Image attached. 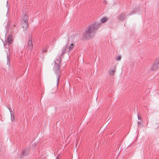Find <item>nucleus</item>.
I'll return each instance as SVG.
<instances>
[{
    "instance_id": "6e6552de",
    "label": "nucleus",
    "mask_w": 159,
    "mask_h": 159,
    "mask_svg": "<svg viewBox=\"0 0 159 159\" xmlns=\"http://www.w3.org/2000/svg\"><path fill=\"white\" fill-rule=\"evenodd\" d=\"M68 46V52H70L71 51L72 49L74 47V43H72L70 42H67V44H66L65 45H66V47H67H67Z\"/></svg>"
},
{
    "instance_id": "1a4fd4ad",
    "label": "nucleus",
    "mask_w": 159,
    "mask_h": 159,
    "mask_svg": "<svg viewBox=\"0 0 159 159\" xmlns=\"http://www.w3.org/2000/svg\"><path fill=\"white\" fill-rule=\"evenodd\" d=\"M13 37L11 35H9L7 39V41L8 45L11 44L12 41Z\"/></svg>"
},
{
    "instance_id": "423d86ee",
    "label": "nucleus",
    "mask_w": 159,
    "mask_h": 159,
    "mask_svg": "<svg viewBox=\"0 0 159 159\" xmlns=\"http://www.w3.org/2000/svg\"><path fill=\"white\" fill-rule=\"evenodd\" d=\"M159 67V59L156 60L151 67L153 70H155Z\"/></svg>"
},
{
    "instance_id": "4be33fe9",
    "label": "nucleus",
    "mask_w": 159,
    "mask_h": 159,
    "mask_svg": "<svg viewBox=\"0 0 159 159\" xmlns=\"http://www.w3.org/2000/svg\"><path fill=\"white\" fill-rule=\"evenodd\" d=\"M9 6V5H8V1H7V5H6V6L7 7H8Z\"/></svg>"
},
{
    "instance_id": "a211bd4d",
    "label": "nucleus",
    "mask_w": 159,
    "mask_h": 159,
    "mask_svg": "<svg viewBox=\"0 0 159 159\" xmlns=\"http://www.w3.org/2000/svg\"><path fill=\"white\" fill-rule=\"evenodd\" d=\"M138 126L139 127V126H140L141 127H143V125L142 124L141 121H138Z\"/></svg>"
},
{
    "instance_id": "9d476101",
    "label": "nucleus",
    "mask_w": 159,
    "mask_h": 159,
    "mask_svg": "<svg viewBox=\"0 0 159 159\" xmlns=\"http://www.w3.org/2000/svg\"><path fill=\"white\" fill-rule=\"evenodd\" d=\"M33 46L32 41L30 39H29L27 45V48L28 49H30V50L33 48Z\"/></svg>"
},
{
    "instance_id": "5701e85b",
    "label": "nucleus",
    "mask_w": 159,
    "mask_h": 159,
    "mask_svg": "<svg viewBox=\"0 0 159 159\" xmlns=\"http://www.w3.org/2000/svg\"><path fill=\"white\" fill-rule=\"evenodd\" d=\"M4 46L5 48H6V45H5L4 43Z\"/></svg>"
},
{
    "instance_id": "ddd939ff",
    "label": "nucleus",
    "mask_w": 159,
    "mask_h": 159,
    "mask_svg": "<svg viewBox=\"0 0 159 159\" xmlns=\"http://www.w3.org/2000/svg\"><path fill=\"white\" fill-rule=\"evenodd\" d=\"M109 73L111 76H113L115 73V71L114 69H113L111 70H109Z\"/></svg>"
},
{
    "instance_id": "b1692460",
    "label": "nucleus",
    "mask_w": 159,
    "mask_h": 159,
    "mask_svg": "<svg viewBox=\"0 0 159 159\" xmlns=\"http://www.w3.org/2000/svg\"><path fill=\"white\" fill-rule=\"evenodd\" d=\"M59 155V154H58V155L57 156V157H56V159H58Z\"/></svg>"
},
{
    "instance_id": "f257e3e1",
    "label": "nucleus",
    "mask_w": 159,
    "mask_h": 159,
    "mask_svg": "<svg viewBox=\"0 0 159 159\" xmlns=\"http://www.w3.org/2000/svg\"><path fill=\"white\" fill-rule=\"evenodd\" d=\"M101 23L95 22L90 24L87 28L85 29L83 34V38L85 40H88L93 38L94 36L95 32L98 30Z\"/></svg>"
},
{
    "instance_id": "7ed1b4c3",
    "label": "nucleus",
    "mask_w": 159,
    "mask_h": 159,
    "mask_svg": "<svg viewBox=\"0 0 159 159\" xmlns=\"http://www.w3.org/2000/svg\"><path fill=\"white\" fill-rule=\"evenodd\" d=\"M28 16L26 15H24L22 17V21H21L22 27L25 29L28 26Z\"/></svg>"
},
{
    "instance_id": "412c9836",
    "label": "nucleus",
    "mask_w": 159,
    "mask_h": 159,
    "mask_svg": "<svg viewBox=\"0 0 159 159\" xmlns=\"http://www.w3.org/2000/svg\"><path fill=\"white\" fill-rule=\"evenodd\" d=\"M47 51V50L46 49H44L43 50V52H46Z\"/></svg>"
},
{
    "instance_id": "6ab92c4d",
    "label": "nucleus",
    "mask_w": 159,
    "mask_h": 159,
    "mask_svg": "<svg viewBox=\"0 0 159 159\" xmlns=\"http://www.w3.org/2000/svg\"><path fill=\"white\" fill-rule=\"evenodd\" d=\"M121 59V56L120 55H119L116 58V60L117 61H120V60Z\"/></svg>"
},
{
    "instance_id": "20e7f679",
    "label": "nucleus",
    "mask_w": 159,
    "mask_h": 159,
    "mask_svg": "<svg viewBox=\"0 0 159 159\" xmlns=\"http://www.w3.org/2000/svg\"><path fill=\"white\" fill-rule=\"evenodd\" d=\"M29 153V148H26L24 149L22 151L21 154H20L19 157L21 159H22L25 157H26Z\"/></svg>"
},
{
    "instance_id": "0eeeda50",
    "label": "nucleus",
    "mask_w": 159,
    "mask_h": 159,
    "mask_svg": "<svg viewBox=\"0 0 159 159\" xmlns=\"http://www.w3.org/2000/svg\"><path fill=\"white\" fill-rule=\"evenodd\" d=\"M77 41V39L75 35L70 36L68 38V42L74 43Z\"/></svg>"
},
{
    "instance_id": "dca6fc26",
    "label": "nucleus",
    "mask_w": 159,
    "mask_h": 159,
    "mask_svg": "<svg viewBox=\"0 0 159 159\" xmlns=\"http://www.w3.org/2000/svg\"><path fill=\"white\" fill-rule=\"evenodd\" d=\"M66 47V45H65V46L63 47L62 52V55H63L65 53L66 51V49L67 48V47Z\"/></svg>"
},
{
    "instance_id": "4468645a",
    "label": "nucleus",
    "mask_w": 159,
    "mask_h": 159,
    "mask_svg": "<svg viewBox=\"0 0 159 159\" xmlns=\"http://www.w3.org/2000/svg\"><path fill=\"white\" fill-rule=\"evenodd\" d=\"M108 20V19L106 17H104L101 19V23H103L107 21Z\"/></svg>"
},
{
    "instance_id": "f3484780",
    "label": "nucleus",
    "mask_w": 159,
    "mask_h": 159,
    "mask_svg": "<svg viewBox=\"0 0 159 159\" xmlns=\"http://www.w3.org/2000/svg\"><path fill=\"white\" fill-rule=\"evenodd\" d=\"M10 24V22L9 21H7V25L6 27V29L8 30V29L9 28V26Z\"/></svg>"
},
{
    "instance_id": "aec40b11",
    "label": "nucleus",
    "mask_w": 159,
    "mask_h": 159,
    "mask_svg": "<svg viewBox=\"0 0 159 159\" xmlns=\"http://www.w3.org/2000/svg\"><path fill=\"white\" fill-rule=\"evenodd\" d=\"M138 120H139L140 121H141L142 120V119L138 115Z\"/></svg>"
},
{
    "instance_id": "39448f33",
    "label": "nucleus",
    "mask_w": 159,
    "mask_h": 159,
    "mask_svg": "<svg viewBox=\"0 0 159 159\" xmlns=\"http://www.w3.org/2000/svg\"><path fill=\"white\" fill-rule=\"evenodd\" d=\"M141 12V11H140L139 8L135 7L134 9L131 12L127 15V16H130L135 14H139Z\"/></svg>"
},
{
    "instance_id": "9b49d317",
    "label": "nucleus",
    "mask_w": 159,
    "mask_h": 159,
    "mask_svg": "<svg viewBox=\"0 0 159 159\" xmlns=\"http://www.w3.org/2000/svg\"><path fill=\"white\" fill-rule=\"evenodd\" d=\"M10 52L8 50V52L7 53V65H9L10 63Z\"/></svg>"
},
{
    "instance_id": "2eb2a0df",
    "label": "nucleus",
    "mask_w": 159,
    "mask_h": 159,
    "mask_svg": "<svg viewBox=\"0 0 159 159\" xmlns=\"http://www.w3.org/2000/svg\"><path fill=\"white\" fill-rule=\"evenodd\" d=\"M9 111L10 112L11 114V121H14V116L13 115H12L11 113V111L10 110L9 108H8Z\"/></svg>"
},
{
    "instance_id": "f8f14e48",
    "label": "nucleus",
    "mask_w": 159,
    "mask_h": 159,
    "mask_svg": "<svg viewBox=\"0 0 159 159\" xmlns=\"http://www.w3.org/2000/svg\"><path fill=\"white\" fill-rule=\"evenodd\" d=\"M125 18V15L124 13H121L119 17V19L121 21L124 20Z\"/></svg>"
},
{
    "instance_id": "f03ea898",
    "label": "nucleus",
    "mask_w": 159,
    "mask_h": 159,
    "mask_svg": "<svg viewBox=\"0 0 159 159\" xmlns=\"http://www.w3.org/2000/svg\"><path fill=\"white\" fill-rule=\"evenodd\" d=\"M61 61V59L59 57H58V58H57L56 60L54 61V66L53 67V69L57 78V85L58 84L59 80L60 77V69Z\"/></svg>"
}]
</instances>
